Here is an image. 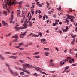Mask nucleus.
I'll return each mask as SVG.
<instances>
[{
	"instance_id": "1",
	"label": "nucleus",
	"mask_w": 77,
	"mask_h": 77,
	"mask_svg": "<svg viewBox=\"0 0 77 77\" xmlns=\"http://www.w3.org/2000/svg\"><path fill=\"white\" fill-rule=\"evenodd\" d=\"M11 0H7V2L6 4V0H4V2H3V8H8L7 7V5H9L10 6H11V5H14V4H15V0H14L13 2H11Z\"/></svg>"
},
{
	"instance_id": "2",
	"label": "nucleus",
	"mask_w": 77,
	"mask_h": 77,
	"mask_svg": "<svg viewBox=\"0 0 77 77\" xmlns=\"http://www.w3.org/2000/svg\"><path fill=\"white\" fill-rule=\"evenodd\" d=\"M22 66H23V68H21L19 67L18 68L19 69V70H21V71H22L23 72H27L28 74H29L30 72H27V71L26 70V67H27V68H30V65L27 64H22Z\"/></svg>"
},
{
	"instance_id": "3",
	"label": "nucleus",
	"mask_w": 77,
	"mask_h": 77,
	"mask_svg": "<svg viewBox=\"0 0 77 77\" xmlns=\"http://www.w3.org/2000/svg\"><path fill=\"white\" fill-rule=\"evenodd\" d=\"M8 70L10 71V73L13 75H14V76H15V77L16 76H18V73L17 72H14L12 70V69H11L10 68V67H8Z\"/></svg>"
},
{
	"instance_id": "4",
	"label": "nucleus",
	"mask_w": 77,
	"mask_h": 77,
	"mask_svg": "<svg viewBox=\"0 0 77 77\" xmlns=\"http://www.w3.org/2000/svg\"><path fill=\"white\" fill-rule=\"evenodd\" d=\"M20 25H17L15 27V29H16V31H18L19 30L21 29H24L23 27H18Z\"/></svg>"
},
{
	"instance_id": "5",
	"label": "nucleus",
	"mask_w": 77,
	"mask_h": 77,
	"mask_svg": "<svg viewBox=\"0 0 77 77\" xmlns=\"http://www.w3.org/2000/svg\"><path fill=\"white\" fill-rule=\"evenodd\" d=\"M29 21L27 22V20L24 21L25 23L23 25V26H24V28L23 27V29H27V24H26L29 23Z\"/></svg>"
},
{
	"instance_id": "6",
	"label": "nucleus",
	"mask_w": 77,
	"mask_h": 77,
	"mask_svg": "<svg viewBox=\"0 0 77 77\" xmlns=\"http://www.w3.org/2000/svg\"><path fill=\"white\" fill-rule=\"evenodd\" d=\"M27 33V32H25L23 33H22L20 34V38H24V37L26 35V34Z\"/></svg>"
},
{
	"instance_id": "7",
	"label": "nucleus",
	"mask_w": 77,
	"mask_h": 77,
	"mask_svg": "<svg viewBox=\"0 0 77 77\" xmlns=\"http://www.w3.org/2000/svg\"><path fill=\"white\" fill-rule=\"evenodd\" d=\"M46 3L47 5H48L47 6V8L48 9H50V8H49V6H50V4L48 2H46Z\"/></svg>"
},
{
	"instance_id": "8",
	"label": "nucleus",
	"mask_w": 77,
	"mask_h": 77,
	"mask_svg": "<svg viewBox=\"0 0 77 77\" xmlns=\"http://www.w3.org/2000/svg\"><path fill=\"white\" fill-rule=\"evenodd\" d=\"M2 24H3L4 26H8V23H6V22L5 21H3L2 22Z\"/></svg>"
},
{
	"instance_id": "9",
	"label": "nucleus",
	"mask_w": 77,
	"mask_h": 77,
	"mask_svg": "<svg viewBox=\"0 0 77 77\" xmlns=\"http://www.w3.org/2000/svg\"><path fill=\"white\" fill-rule=\"evenodd\" d=\"M13 17L14 16L13 15H11V20L10 21V23H12V20H13Z\"/></svg>"
},
{
	"instance_id": "10",
	"label": "nucleus",
	"mask_w": 77,
	"mask_h": 77,
	"mask_svg": "<svg viewBox=\"0 0 77 77\" xmlns=\"http://www.w3.org/2000/svg\"><path fill=\"white\" fill-rule=\"evenodd\" d=\"M0 59H1V60H4L5 58L3 56H2V55L0 54Z\"/></svg>"
},
{
	"instance_id": "11",
	"label": "nucleus",
	"mask_w": 77,
	"mask_h": 77,
	"mask_svg": "<svg viewBox=\"0 0 77 77\" xmlns=\"http://www.w3.org/2000/svg\"><path fill=\"white\" fill-rule=\"evenodd\" d=\"M57 9L58 11H60V10L62 9V8H61V6H60V7L57 8Z\"/></svg>"
},
{
	"instance_id": "12",
	"label": "nucleus",
	"mask_w": 77,
	"mask_h": 77,
	"mask_svg": "<svg viewBox=\"0 0 77 77\" xmlns=\"http://www.w3.org/2000/svg\"><path fill=\"white\" fill-rule=\"evenodd\" d=\"M70 35H71V37L72 38H75L76 35H72V34H70Z\"/></svg>"
},
{
	"instance_id": "13",
	"label": "nucleus",
	"mask_w": 77,
	"mask_h": 77,
	"mask_svg": "<svg viewBox=\"0 0 77 77\" xmlns=\"http://www.w3.org/2000/svg\"><path fill=\"white\" fill-rule=\"evenodd\" d=\"M62 30L63 32H66L68 31V30H66V29H62Z\"/></svg>"
},
{
	"instance_id": "14",
	"label": "nucleus",
	"mask_w": 77,
	"mask_h": 77,
	"mask_svg": "<svg viewBox=\"0 0 77 77\" xmlns=\"http://www.w3.org/2000/svg\"><path fill=\"white\" fill-rule=\"evenodd\" d=\"M3 13H4V15H6V16H7V15H8V13H7V11H4Z\"/></svg>"
},
{
	"instance_id": "15",
	"label": "nucleus",
	"mask_w": 77,
	"mask_h": 77,
	"mask_svg": "<svg viewBox=\"0 0 77 77\" xmlns=\"http://www.w3.org/2000/svg\"><path fill=\"white\" fill-rule=\"evenodd\" d=\"M70 19L73 20V18H75V17L74 16H71L70 17Z\"/></svg>"
},
{
	"instance_id": "16",
	"label": "nucleus",
	"mask_w": 77,
	"mask_h": 77,
	"mask_svg": "<svg viewBox=\"0 0 77 77\" xmlns=\"http://www.w3.org/2000/svg\"><path fill=\"white\" fill-rule=\"evenodd\" d=\"M11 58H12V59H17V57H15V56H12L11 57Z\"/></svg>"
},
{
	"instance_id": "17",
	"label": "nucleus",
	"mask_w": 77,
	"mask_h": 77,
	"mask_svg": "<svg viewBox=\"0 0 77 77\" xmlns=\"http://www.w3.org/2000/svg\"><path fill=\"white\" fill-rule=\"evenodd\" d=\"M50 54V53L49 52H45V56H47L48 55Z\"/></svg>"
},
{
	"instance_id": "18",
	"label": "nucleus",
	"mask_w": 77,
	"mask_h": 77,
	"mask_svg": "<svg viewBox=\"0 0 77 77\" xmlns=\"http://www.w3.org/2000/svg\"><path fill=\"white\" fill-rule=\"evenodd\" d=\"M33 36H34V37H35V38H36V37H38L39 36L38 35L33 34Z\"/></svg>"
},
{
	"instance_id": "19",
	"label": "nucleus",
	"mask_w": 77,
	"mask_h": 77,
	"mask_svg": "<svg viewBox=\"0 0 77 77\" xmlns=\"http://www.w3.org/2000/svg\"><path fill=\"white\" fill-rule=\"evenodd\" d=\"M38 54H39V52H36L35 53H34L33 54V55H36Z\"/></svg>"
},
{
	"instance_id": "20",
	"label": "nucleus",
	"mask_w": 77,
	"mask_h": 77,
	"mask_svg": "<svg viewBox=\"0 0 77 77\" xmlns=\"http://www.w3.org/2000/svg\"><path fill=\"white\" fill-rule=\"evenodd\" d=\"M31 13L32 15H33V14H34V11H33V9H31Z\"/></svg>"
},
{
	"instance_id": "21",
	"label": "nucleus",
	"mask_w": 77,
	"mask_h": 77,
	"mask_svg": "<svg viewBox=\"0 0 77 77\" xmlns=\"http://www.w3.org/2000/svg\"><path fill=\"white\" fill-rule=\"evenodd\" d=\"M29 26L30 27H32V22H31V21H30L29 22Z\"/></svg>"
},
{
	"instance_id": "22",
	"label": "nucleus",
	"mask_w": 77,
	"mask_h": 77,
	"mask_svg": "<svg viewBox=\"0 0 77 77\" xmlns=\"http://www.w3.org/2000/svg\"><path fill=\"white\" fill-rule=\"evenodd\" d=\"M20 74L21 75H24V73L23 72H20Z\"/></svg>"
},
{
	"instance_id": "23",
	"label": "nucleus",
	"mask_w": 77,
	"mask_h": 77,
	"mask_svg": "<svg viewBox=\"0 0 77 77\" xmlns=\"http://www.w3.org/2000/svg\"><path fill=\"white\" fill-rule=\"evenodd\" d=\"M33 75L34 76H35V77H37V76H38V75L37 74V73H34L33 74Z\"/></svg>"
},
{
	"instance_id": "24",
	"label": "nucleus",
	"mask_w": 77,
	"mask_h": 77,
	"mask_svg": "<svg viewBox=\"0 0 77 77\" xmlns=\"http://www.w3.org/2000/svg\"><path fill=\"white\" fill-rule=\"evenodd\" d=\"M40 73L41 74H45V75H48V74H46L45 73L43 72H40Z\"/></svg>"
},
{
	"instance_id": "25",
	"label": "nucleus",
	"mask_w": 77,
	"mask_h": 77,
	"mask_svg": "<svg viewBox=\"0 0 77 77\" xmlns=\"http://www.w3.org/2000/svg\"><path fill=\"white\" fill-rule=\"evenodd\" d=\"M41 42H44V41H45V39H42L41 40Z\"/></svg>"
},
{
	"instance_id": "26",
	"label": "nucleus",
	"mask_w": 77,
	"mask_h": 77,
	"mask_svg": "<svg viewBox=\"0 0 77 77\" xmlns=\"http://www.w3.org/2000/svg\"><path fill=\"white\" fill-rule=\"evenodd\" d=\"M34 57L36 58V59H38L39 58V56H35Z\"/></svg>"
},
{
	"instance_id": "27",
	"label": "nucleus",
	"mask_w": 77,
	"mask_h": 77,
	"mask_svg": "<svg viewBox=\"0 0 77 77\" xmlns=\"http://www.w3.org/2000/svg\"><path fill=\"white\" fill-rule=\"evenodd\" d=\"M15 39H18V35H15Z\"/></svg>"
},
{
	"instance_id": "28",
	"label": "nucleus",
	"mask_w": 77,
	"mask_h": 77,
	"mask_svg": "<svg viewBox=\"0 0 77 77\" xmlns=\"http://www.w3.org/2000/svg\"><path fill=\"white\" fill-rule=\"evenodd\" d=\"M17 3H18V4H21V3H23V2L22 1H20L19 2H17Z\"/></svg>"
},
{
	"instance_id": "29",
	"label": "nucleus",
	"mask_w": 77,
	"mask_h": 77,
	"mask_svg": "<svg viewBox=\"0 0 77 77\" xmlns=\"http://www.w3.org/2000/svg\"><path fill=\"white\" fill-rule=\"evenodd\" d=\"M57 23H54L53 24V26H56V25H57Z\"/></svg>"
},
{
	"instance_id": "30",
	"label": "nucleus",
	"mask_w": 77,
	"mask_h": 77,
	"mask_svg": "<svg viewBox=\"0 0 77 77\" xmlns=\"http://www.w3.org/2000/svg\"><path fill=\"white\" fill-rule=\"evenodd\" d=\"M44 50H47L48 51H49V48H45Z\"/></svg>"
},
{
	"instance_id": "31",
	"label": "nucleus",
	"mask_w": 77,
	"mask_h": 77,
	"mask_svg": "<svg viewBox=\"0 0 77 77\" xmlns=\"http://www.w3.org/2000/svg\"><path fill=\"white\" fill-rule=\"evenodd\" d=\"M69 12H72V11L73 10H72V9H71V8H69Z\"/></svg>"
},
{
	"instance_id": "32",
	"label": "nucleus",
	"mask_w": 77,
	"mask_h": 77,
	"mask_svg": "<svg viewBox=\"0 0 77 77\" xmlns=\"http://www.w3.org/2000/svg\"><path fill=\"white\" fill-rule=\"evenodd\" d=\"M17 11H18V12H17V14H19V15H20V14H21V12L19 10H18Z\"/></svg>"
},
{
	"instance_id": "33",
	"label": "nucleus",
	"mask_w": 77,
	"mask_h": 77,
	"mask_svg": "<svg viewBox=\"0 0 77 77\" xmlns=\"http://www.w3.org/2000/svg\"><path fill=\"white\" fill-rule=\"evenodd\" d=\"M35 69V70H36L37 71H39V69H38V68H37L36 67H35L34 68Z\"/></svg>"
},
{
	"instance_id": "34",
	"label": "nucleus",
	"mask_w": 77,
	"mask_h": 77,
	"mask_svg": "<svg viewBox=\"0 0 77 77\" xmlns=\"http://www.w3.org/2000/svg\"><path fill=\"white\" fill-rule=\"evenodd\" d=\"M19 61H20V62L21 63H24V62L23 61V60H20Z\"/></svg>"
},
{
	"instance_id": "35",
	"label": "nucleus",
	"mask_w": 77,
	"mask_h": 77,
	"mask_svg": "<svg viewBox=\"0 0 77 77\" xmlns=\"http://www.w3.org/2000/svg\"><path fill=\"white\" fill-rule=\"evenodd\" d=\"M68 68H69V66H67L65 68V70H67V69H68Z\"/></svg>"
},
{
	"instance_id": "36",
	"label": "nucleus",
	"mask_w": 77,
	"mask_h": 77,
	"mask_svg": "<svg viewBox=\"0 0 77 77\" xmlns=\"http://www.w3.org/2000/svg\"><path fill=\"white\" fill-rule=\"evenodd\" d=\"M77 64H72V66H76Z\"/></svg>"
},
{
	"instance_id": "37",
	"label": "nucleus",
	"mask_w": 77,
	"mask_h": 77,
	"mask_svg": "<svg viewBox=\"0 0 77 77\" xmlns=\"http://www.w3.org/2000/svg\"><path fill=\"white\" fill-rule=\"evenodd\" d=\"M23 17V18H24L23 19H24V18H25V15H24V14H23L21 16V17Z\"/></svg>"
},
{
	"instance_id": "38",
	"label": "nucleus",
	"mask_w": 77,
	"mask_h": 77,
	"mask_svg": "<svg viewBox=\"0 0 77 77\" xmlns=\"http://www.w3.org/2000/svg\"><path fill=\"white\" fill-rule=\"evenodd\" d=\"M66 16H67V17H71L70 15H69V14H66Z\"/></svg>"
},
{
	"instance_id": "39",
	"label": "nucleus",
	"mask_w": 77,
	"mask_h": 77,
	"mask_svg": "<svg viewBox=\"0 0 77 77\" xmlns=\"http://www.w3.org/2000/svg\"><path fill=\"white\" fill-rule=\"evenodd\" d=\"M5 65H6V66H8V67H9V66H9V65H8V64L6 63L5 64Z\"/></svg>"
},
{
	"instance_id": "40",
	"label": "nucleus",
	"mask_w": 77,
	"mask_h": 77,
	"mask_svg": "<svg viewBox=\"0 0 77 77\" xmlns=\"http://www.w3.org/2000/svg\"><path fill=\"white\" fill-rule=\"evenodd\" d=\"M17 53H18L17 52H16L15 53H12V55H16Z\"/></svg>"
},
{
	"instance_id": "41",
	"label": "nucleus",
	"mask_w": 77,
	"mask_h": 77,
	"mask_svg": "<svg viewBox=\"0 0 77 77\" xmlns=\"http://www.w3.org/2000/svg\"><path fill=\"white\" fill-rule=\"evenodd\" d=\"M68 29H69V28H68V26H66V29L68 30Z\"/></svg>"
},
{
	"instance_id": "42",
	"label": "nucleus",
	"mask_w": 77,
	"mask_h": 77,
	"mask_svg": "<svg viewBox=\"0 0 77 77\" xmlns=\"http://www.w3.org/2000/svg\"><path fill=\"white\" fill-rule=\"evenodd\" d=\"M39 35H40V37H42V33H39Z\"/></svg>"
},
{
	"instance_id": "43",
	"label": "nucleus",
	"mask_w": 77,
	"mask_h": 77,
	"mask_svg": "<svg viewBox=\"0 0 77 77\" xmlns=\"http://www.w3.org/2000/svg\"><path fill=\"white\" fill-rule=\"evenodd\" d=\"M19 45H20V46H21V45H23V43H19L18 44Z\"/></svg>"
},
{
	"instance_id": "44",
	"label": "nucleus",
	"mask_w": 77,
	"mask_h": 77,
	"mask_svg": "<svg viewBox=\"0 0 77 77\" xmlns=\"http://www.w3.org/2000/svg\"><path fill=\"white\" fill-rule=\"evenodd\" d=\"M19 49L20 50H24V48H19Z\"/></svg>"
},
{
	"instance_id": "45",
	"label": "nucleus",
	"mask_w": 77,
	"mask_h": 77,
	"mask_svg": "<svg viewBox=\"0 0 77 77\" xmlns=\"http://www.w3.org/2000/svg\"><path fill=\"white\" fill-rule=\"evenodd\" d=\"M34 7H35V5H33L32 6L31 8L32 9H33V8H34Z\"/></svg>"
},
{
	"instance_id": "46",
	"label": "nucleus",
	"mask_w": 77,
	"mask_h": 77,
	"mask_svg": "<svg viewBox=\"0 0 77 77\" xmlns=\"http://www.w3.org/2000/svg\"><path fill=\"white\" fill-rule=\"evenodd\" d=\"M60 64L61 66H62V65H63L62 61H61L60 62Z\"/></svg>"
},
{
	"instance_id": "47",
	"label": "nucleus",
	"mask_w": 77,
	"mask_h": 77,
	"mask_svg": "<svg viewBox=\"0 0 77 77\" xmlns=\"http://www.w3.org/2000/svg\"><path fill=\"white\" fill-rule=\"evenodd\" d=\"M53 17L54 18H56V15L54 14L53 15Z\"/></svg>"
},
{
	"instance_id": "48",
	"label": "nucleus",
	"mask_w": 77,
	"mask_h": 77,
	"mask_svg": "<svg viewBox=\"0 0 77 77\" xmlns=\"http://www.w3.org/2000/svg\"><path fill=\"white\" fill-rule=\"evenodd\" d=\"M53 60L51 59L50 60V63H51V62H53Z\"/></svg>"
},
{
	"instance_id": "49",
	"label": "nucleus",
	"mask_w": 77,
	"mask_h": 77,
	"mask_svg": "<svg viewBox=\"0 0 77 77\" xmlns=\"http://www.w3.org/2000/svg\"><path fill=\"white\" fill-rule=\"evenodd\" d=\"M6 54H11V53L10 52H5V53Z\"/></svg>"
},
{
	"instance_id": "50",
	"label": "nucleus",
	"mask_w": 77,
	"mask_h": 77,
	"mask_svg": "<svg viewBox=\"0 0 77 77\" xmlns=\"http://www.w3.org/2000/svg\"><path fill=\"white\" fill-rule=\"evenodd\" d=\"M39 7H41L42 6V5H41V4H39Z\"/></svg>"
},
{
	"instance_id": "51",
	"label": "nucleus",
	"mask_w": 77,
	"mask_h": 77,
	"mask_svg": "<svg viewBox=\"0 0 77 77\" xmlns=\"http://www.w3.org/2000/svg\"><path fill=\"white\" fill-rule=\"evenodd\" d=\"M42 18V16L41 15H39V18Z\"/></svg>"
},
{
	"instance_id": "52",
	"label": "nucleus",
	"mask_w": 77,
	"mask_h": 77,
	"mask_svg": "<svg viewBox=\"0 0 77 77\" xmlns=\"http://www.w3.org/2000/svg\"><path fill=\"white\" fill-rule=\"evenodd\" d=\"M7 11H8V14H9V12H10V11L9 10V9H8L7 10Z\"/></svg>"
},
{
	"instance_id": "53",
	"label": "nucleus",
	"mask_w": 77,
	"mask_h": 77,
	"mask_svg": "<svg viewBox=\"0 0 77 77\" xmlns=\"http://www.w3.org/2000/svg\"><path fill=\"white\" fill-rule=\"evenodd\" d=\"M31 19H32V16H30V17H29V20H31Z\"/></svg>"
},
{
	"instance_id": "54",
	"label": "nucleus",
	"mask_w": 77,
	"mask_h": 77,
	"mask_svg": "<svg viewBox=\"0 0 77 77\" xmlns=\"http://www.w3.org/2000/svg\"><path fill=\"white\" fill-rule=\"evenodd\" d=\"M64 61L65 62H68V60H67V59H65L64 60Z\"/></svg>"
},
{
	"instance_id": "55",
	"label": "nucleus",
	"mask_w": 77,
	"mask_h": 77,
	"mask_svg": "<svg viewBox=\"0 0 77 77\" xmlns=\"http://www.w3.org/2000/svg\"><path fill=\"white\" fill-rule=\"evenodd\" d=\"M71 44H72V45H74V42H71Z\"/></svg>"
},
{
	"instance_id": "56",
	"label": "nucleus",
	"mask_w": 77,
	"mask_h": 77,
	"mask_svg": "<svg viewBox=\"0 0 77 77\" xmlns=\"http://www.w3.org/2000/svg\"><path fill=\"white\" fill-rule=\"evenodd\" d=\"M71 61H72V62H74V59H72L71 60Z\"/></svg>"
},
{
	"instance_id": "57",
	"label": "nucleus",
	"mask_w": 77,
	"mask_h": 77,
	"mask_svg": "<svg viewBox=\"0 0 77 77\" xmlns=\"http://www.w3.org/2000/svg\"><path fill=\"white\" fill-rule=\"evenodd\" d=\"M59 24H60V25H61V24H62V23L61 22H59Z\"/></svg>"
},
{
	"instance_id": "58",
	"label": "nucleus",
	"mask_w": 77,
	"mask_h": 77,
	"mask_svg": "<svg viewBox=\"0 0 77 77\" xmlns=\"http://www.w3.org/2000/svg\"><path fill=\"white\" fill-rule=\"evenodd\" d=\"M69 62H70V63H72V62H71V60H69Z\"/></svg>"
},
{
	"instance_id": "59",
	"label": "nucleus",
	"mask_w": 77,
	"mask_h": 77,
	"mask_svg": "<svg viewBox=\"0 0 77 77\" xmlns=\"http://www.w3.org/2000/svg\"><path fill=\"white\" fill-rule=\"evenodd\" d=\"M67 59H68V60H69V59H71V57H67Z\"/></svg>"
},
{
	"instance_id": "60",
	"label": "nucleus",
	"mask_w": 77,
	"mask_h": 77,
	"mask_svg": "<svg viewBox=\"0 0 77 77\" xmlns=\"http://www.w3.org/2000/svg\"><path fill=\"white\" fill-rule=\"evenodd\" d=\"M55 50H57V51H59V50H58V48H57V47L55 48Z\"/></svg>"
},
{
	"instance_id": "61",
	"label": "nucleus",
	"mask_w": 77,
	"mask_h": 77,
	"mask_svg": "<svg viewBox=\"0 0 77 77\" xmlns=\"http://www.w3.org/2000/svg\"><path fill=\"white\" fill-rule=\"evenodd\" d=\"M71 51H72V50L70 49V52H69V53L70 54H71Z\"/></svg>"
},
{
	"instance_id": "62",
	"label": "nucleus",
	"mask_w": 77,
	"mask_h": 77,
	"mask_svg": "<svg viewBox=\"0 0 77 77\" xmlns=\"http://www.w3.org/2000/svg\"><path fill=\"white\" fill-rule=\"evenodd\" d=\"M70 21L72 23H73V22H74V20H70Z\"/></svg>"
},
{
	"instance_id": "63",
	"label": "nucleus",
	"mask_w": 77,
	"mask_h": 77,
	"mask_svg": "<svg viewBox=\"0 0 77 77\" xmlns=\"http://www.w3.org/2000/svg\"><path fill=\"white\" fill-rule=\"evenodd\" d=\"M59 33L60 34L62 33V31H61V30H60Z\"/></svg>"
},
{
	"instance_id": "64",
	"label": "nucleus",
	"mask_w": 77,
	"mask_h": 77,
	"mask_svg": "<svg viewBox=\"0 0 77 77\" xmlns=\"http://www.w3.org/2000/svg\"><path fill=\"white\" fill-rule=\"evenodd\" d=\"M12 38H15V35H14L12 36Z\"/></svg>"
}]
</instances>
